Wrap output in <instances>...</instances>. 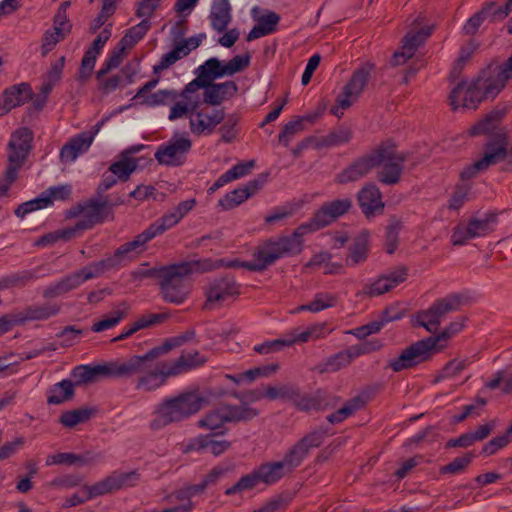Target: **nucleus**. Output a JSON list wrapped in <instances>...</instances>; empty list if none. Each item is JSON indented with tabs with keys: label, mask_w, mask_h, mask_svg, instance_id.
Segmentation results:
<instances>
[{
	"label": "nucleus",
	"mask_w": 512,
	"mask_h": 512,
	"mask_svg": "<svg viewBox=\"0 0 512 512\" xmlns=\"http://www.w3.org/2000/svg\"><path fill=\"white\" fill-rule=\"evenodd\" d=\"M162 355L155 348L143 355H133L126 359H118V376L120 379H134V387L140 392H153L161 388L170 374L167 361L154 362Z\"/></svg>",
	"instance_id": "nucleus-1"
},
{
	"label": "nucleus",
	"mask_w": 512,
	"mask_h": 512,
	"mask_svg": "<svg viewBox=\"0 0 512 512\" xmlns=\"http://www.w3.org/2000/svg\"><path fill=\"white\" fill-rule=\"evenodd\" d=\"M221 266H224L223 260L214 262L210 259L185 261L162 266L159 286L163 299L175 305L184 303L192 288L189 276L193 273L212 271Z\"/></svg>",
	"instance_id": "nucleus-2"
},
{
	"label": "nucleus",
	"mask_w": 512,
	"mask_h": 512,
	"mask_svg": "<svg viewBox=\"0 0 512 512\" xmlns=\"http://www.w3.org/2000/svg\"><path fill=\"white\" fill-rule=\"evenodd\" d=\"M307 234V227L300 225L287 236L267 239L254 250L250 261H232L224 264L227 267H243L253 272H262L278 260L298 255L303 250V236Z\"/></svg>",
	"instance_id": "nucleus-3"
},
{
	"label": "nucleus",
	"mask_w": 512,
	"mask_h": 512,
	"mask_svg": "<svg viewBox=\"0 0 512 512\" xmlns=\"http://www.w3.org/2000/svg\"><path fill=\"white\" fill-rule=\"evenodd\" d=\"M208 404V398L199 390H189L175 397L164 399L154 411V418L150 422L153 430L181 422L198 413Z\"/></svg>",
	"instance_id": "nucleus-4"
},
{
	"label": "nucleus",
	"mask_w": 512,
	"mask_h": 512,
	"mask_svg": "<svg viewBox=\"0 0 512 512\" xmlns=\"http://www.w3.org/2000/svg\"><path fill=\"white\" fill-rule=\"evenodd\" d=\"M465 321V318H459L451 322L437 336L428 337L412 344L403 350L397 358L389 361L388 367L391 368L394 372H400L428 360L431 355L439 352L445 346L444 344L440 343L446 342L449 338L459 333L463 329L465 326Z\"/></svg>",
	"instance_id": "nucleus-5"
},
{
	"label": "nucleus",
	"mask_w": 512,
	"mask_h": 512,
	"mask_svg": "<svg viewBox=\"0 0 512 512\" xmlns=\"http://www.w3.org/2000/svg\"><path fill=\"white\" fill-rule=\"evenodd\" d=\"M496 123V116L491 114L469 129V134L472 136H491L484 146L483 156L479 159L485 171L490 166L506 161L507 159V135L502 128L497 127Z\"/></svg>",
	"instance_id": "nucleus-6"
},
{
	"label": "nucleus",
	"mask_w": 512,
	"mask_h": 512,
	"mask_svg": "<svg viewBox=\"0 0 512 512\" xmlns=\"http://www.w3.org/2000/svg\"><path fill=\"white\" fill-rule=\"evenodd\" d=\"M157 236L159 235L150 224L143 232L135 236L132 241L119 246L112 256L91 263L94 271L99 277L112 268L131 262L141 255L146 250V244Z\"/></svg>",
	"instance_id": "nucleus-7"
},
{
	"label": "nucleus",
	"mask_w": 512,
	"mask_h": 512,
	"mask_svg": "<svg viewBox=\"0 0 512 512\" xmlns=\"http://www.w3.org/2000/svg\"><path fill=\"white\" fill-rule=\"evenodd\" d=\"M259 411L244 405H222L201 417L197 425L199 428L217 430L228 422L249 421L258 416Z\"/></svg>",
	"instance_id": "nucleus-8"
},
{
	"label": "nucleus",
	"mask_w": 512,
	"mask_h": 512,
	"mask_svg": "<svg viewBox=\"0 0 512 512\" xmlns=\"http://www.w3.org/2000/svg\"><path fill=\"white\" fill-rule=\"evenodd\" d=\"M250 64V56L236 55L228 62H222L217 58H209L197 69V80L201 85H207L216 79L224 76H232L243 71Z\"/></svg>",
	"instance_id": "nucleus-9"
},
{
	"label": "nucleus",
	"mask_w": 512,
	"mask_h": 512,
	"mask_svg": "<svg viewBox=\"0 0 512 512\" xmlns=\"http://www.w3.org/2000/svg\"><path fill=\"white\" fill-rule=\"evenodd\" d=\"M373 158H377L378 180L385 185L397 184L403 172L405 156L398 153L392 144H381L373 151Z\"/></svg>",
	"instance_id": "nucleus-10"
},
{
	"label": "nucleus",
	"mask_w": 512,
	"mask_h": 512,
	"mask_svg": "<svg viewBox=\"0 0 512 512\" xmlns=\"http://www.w3.org/2000/svg\"><path fill=\"white\" fill-rule=\"evenodd\" d=\"M462 304L463 296L461 294H449L437 299L428 309L419 312L416 316V322L427 331L434 333L438 330L441 320L448 313L459 310Z\"/></svg>",
	"instance_id": "nucleus-11"
},
{
	"label": "nucleus",
	"mask_w": 512,
	"mask_h": 512,
	"mask_svg": "<svg viewBox=\"0 0 512 512\" xmlns=\"http://www.w3.org/2000/svg\"><path fill=\"white\" fill-rule=\"evenodd\" d=\"M373 65L366 63L352 74L349 82L336 99V105L331 108V113L340 118L344 110L348 109L360 96L370 79Z\"/></svg>",
	"instance_id": "nucleus-12"
},
{
	"label": "nucleus",
	"mask_w": 512,
	"mask_h": 512,
	"mask_svg": "<svg viewBox=\"0 0 512 512\" xmlns=\"http://www.w3.org/2000/svg\"><path fill=\"white\" fill-rule=\"evenodd\" d=\"M481 73L478 77L470 82L462 81L451 91L449 99L453 110L477 108L478 104L484 98H491L483 88Z\"/></svg>",
	"instance_id": "nucleus-13"
},
{
	"label": "nucleus",
	"mask_w": 512,
	"mask_h": 512,
	"mask_svg": "<svg viewBox=\"0 0 512 512\" xmlns=\"http://www.w3.org/2000/svg\"><path fill=\"white\" fill-rule=\"evenodd\" d=\"M192 142L186 134H176L170 140L160 145L155 152V159L165 166H181L186 161L187 153Z\"/></svg>",
	"instance_id": "nucleus-14"
},
{
	"label": "nucleus",
	"mask_w": 512,
	"mask_h": 512,
	"mask_svg": "<svg viewBox=\"0 0 512 512\" xmlns=\"http://www.w3.org/2000/svg\"><path fill=\"white\" fill-rule=\"evenodd\" d=\"M139 480L140 474L136 470L129 472L114 471L96 484L84 486L83 490L87 493V499H93L120 489L133 487Z\"/></svg>",
	"instance_id": "nucleus-15"
},
{
	"label": "nucleus",
	"mask_w": 512,
	"mask_h": 512,
	"mask_svg": "<svg viewBox=\"0 0 512 512\" xmlns=\"http://www.w3.org/2000/svg\"><path fill=\"white\" fill-rule=\"evenodd\" d=\"M324 438L325 431L315 429L293 444L282 459L290 472L299 467L313 449L320 447Z\"/></svg>",
	"instance_id": "nucleus-16"
},
{
	"label": "nucleus",
	"mask_w": 512,
	"mask_h": 512,
	"mask_svg": "<svg viewBox=\"0 0 512 512\" xmlns=\"http://www.w3.org/2000/svg\"><path fill=\"white\" fill-rule=\"evenodd\" d=\"M240 294V285L232 276H225L213 280L206 288V309H215L226 302L234 300Z\"/></svg>",
	"instance_id": "nucleus-17"
},
{
	"label": "nucleus",
	"mask_w": 512,
	"mask_h": 512,
	"mask_svg": "<svg viewBox=\"0 0 512 512\" xmlns=\"http://www.w3.org/2000/svg\"><path fill=\"white\" fill-rule=\"evenodd\" d=\"M33 134L28 128L13 132L7 144V167L19 171L32 148Z\"/></svg>",
	"instance_id": "nucleus-18"
},
{
	"label": "nucleus",
	"mask_w": 512,
	"mask_h": 512,
	"mask_svg": "<svg viewBox=\"0 0 512 512\" xmlns=\"http://www.w3.org/2000/svg\"><path fill=\"white\" fill-rule=\"evenodd\" d=\"M97 277L98 275L94 271L92 264H89L45 287L42 291V296L45 299L60 297L78 288L82 283Z\"/></svg>",
	"instance_id": "nucleus-19"
},
{
	"label": "nucleus",
	"mask_w": 512,
	"mask_h": 512,
	"mask_svg": "<svg viewBox=\"0 0 512 512\" xmlns=\"http://www.w3.org/2000/svg\"><path fill=\"white\" fill-rule=\"evenodd\" d=\"M351 207L352 200L348 197L326 202L315 213L314 217L302 226L307 227V234L317 231L347 213Z\"/></svg>",
	"instance_id": "nucleus-20"
},
{
	"label": "nucleus",
	"mask_w": 512,
	"mask_h": 512,
	"mask_svg": "<svg viewBox=\"0 0 512 512\" xmlns=\"http://www.w3.org/2000/svg\"><path fill=\"white\" fill-rule=\"evenodd\" d=\"M486 93L494 98L506 83H512V55L501 65H489L481 71V80Z\"/></svg>",
	"instance_id": "nucleus-21"
},
{
	"label": "nucleus",
	"mask_w": 512,
	"mask_h": 512,
	"mask_svg": "<svg viewBox=\"0 0 512 512\" xmlns=\"http://www.w3.org/2000/svg\"><path fill=\"white\" fill-rule=\"evenodd\" d=\"M415 24V28L405 35L401 48L394 53L391 59L392 65L398 66L405 64L414 56L418 47L421 46L431 34L432 27H419L421 24L419 19L416 20Z\"/></svg>",
	"instance_id": "nucleus-22"
},
{
	"label": "nucleus",
	"mask_w": 512,
	"mask_h": 512,
	"mask_svg": "<svg viewBox=\"0 0 512 512\" xmlns=\"http://www.w3.org/2000/svg\"><path fill=\"white\" fill-rule=\"evenodd\" d=\"M78 209L81 218L72 227L75 229V234L92 228L94 224L101 223L112 215L111 207L106 201H90L85 205H80Z\"/></svg>",
	"instance_id": "nucleus-23"
},
{
	"label": "nucleus",
	"mask_w": 512,
	"mask_h": 512,
	"mask_svg": "<svg viewBox=\"0 0 512 512\" xmlns=\"http://www.w3.org/2000/svg\"><path fill=\"white\" fill-rule=\"evenodd\" d=\"M76 385L93 383L100 377L117 378L118 359L98 365H79L71 373Z\"/></svg>",
	"instance_id": "nucleus-24"
},
{
	"label": "nucleus",
	"mask_w": 512,
	"mask_h": 512,
	"mask_svg": "<svg viewBox=\"0 0 512 512\" xmlns=\"http://www.w3.org/2000/svg\"><path fill=\"white\" fill-rule=\"evenodd\" d=\"M202 85L197 80L189 82L181 92V100L177 101L171 108L169 113V120L173 121L188 113H194L200 109L201 99L198 91Z\"/></svg>",
	"instance_id": "nucleus-25"
},
{
	"label": "nucleus",
	"mask_w": 512,
	"mask_h": 512,
	"mask_svg": "<svg viewBox=\"0 0 512 512\" xmlns=\"http://www.w3.org/2000/svg\"><path fill=\"white\" fill-rule=\"evenodd\" d=\"M225 119L223 109H213L208 111L206 108H200L190 114L189 127L195 135H210L215 128Z\"/></svg>",
	"instance_id": "nucleus-26"
},
{
	"label": "nucleus",
	"mask_w": 512,
	"mask_h": 512,
	"mask_svg": "<svg viewBox=\"0 0 512 512\" xmlns=\"http://www.w3.org/2000/svg\"><path fill=\"white\" fill-rule=\"evenodd\" d=\"M195 198L187 199L178 203L172 210L163 214L160 218L151 223L158 235L175 227L180 221L196 206Z\"/></svg>",
	"instance_id": "nucleus-27"
},
{
	"label": "nucleus",
	"mask_w": 512,
	"mask_h": 512,
	"mask_svg": "<svg viewBox=\"0 0 512 512\" xmlns=\"http://www.w3.org/2000/svg\"><path fill=\"white\" fill-rule=\"evenodd\" d=\"M217 435L216 433H209L192 438L186 446V451L210 453L215 457L222 455L231 447V442L225 439H217Z\"/></svg>",
	"instance_id": "nucleus-28"
},
{
	"label": "nucleus",
	"mask_w": 512,
	"mask_h": 512,
	"mask_svg": "<svg viewBox=\"0 0 512 512\" xmlns=\"http://www.w3.org/2000/svg\"><path fill=\"white\" fill-rule=\"evenodd\" d=\"M111 37V29L105 27L94 39L90 48H88L82 58L79 69V80L85 82L91 76L95 67L96 59L106 42Z\"/></svg>",
	"instance_id": "nucleus-29"
},
{
	"label": "nucleus",
	"mask_w": 512,
	"mask_h": 512,
	"mask_svg": "<svg viewBox=\"0 0 512 512\" xmlns=\"http://www.w3.org/2000/svg\"><path fill=\"white\" fill-rule=\"evenodd\" d=\"M377 158H373V152L359 158L350 166L341 171L335 178V181L340 184H347L349 182L357 181L377 168Z\"/></svg>",
	"instance_id": "nucleus-30"
},
{
	"label": "nucleus",
	"mask_w": 512,
	"mask_h": 512,
	"mask_svg": "<svg viewBox=\"0 0 512 512\" xmlns=\"http://www.w3.org/2000/svg\"><path fill=\"white\" fill-rule=\"evenodd\" d=\"M407 277V270L405 267H398L393 271L380 276L372 284L364 288V293L370 297L379 296L404 282Z\"/></svg>",
	"instance_id": "nucleus-31"
},
{
	"label": "nucleus",
	"mask_w": 512,
	"mask_h": 512,
	"mask_svg": "<svg viewBox=\"0 0 512 512\" xmlns=\"http://www.w3.org/2000/svg\"><path fill=\"white\" fill-rule=\"evenodd\" d=\"M204 89L203 101L209 105H220L222 102L234 97L238 91V86L234 81H226L223 83L208 82L202 85Z\"/></svg>",
	"instance_id": "nucleus-32"
},
{
	"label": "nucleus",
	"mask_w": 512,
	"mask_h": 512,
	"mask_svg": "<svg viewBox=\"0 0 512 512\" xmlns=\"http://www.w3.org/2000/svg\"><path fill=\"white\" fill-rule=\"evenodd\" d=\"M93 143V136L89 133H79L72 137L60 150L62 163H73L80 155L88 151Z\"/></svg>",
	"instance_id": "nucleus-33"
},
{
	"label": "nucleus",
	"mask_w": 512,
	"mask_h": 512,
	"mask_svg": "<svg viewBox=\"0 0 512 512\" xmlns=\"http://www.w3.org/2000/svg\"><path fill=\"white\" fill-rule=\"evenodd\" d=\"M167 362L170 374L175 377L203 366L207 362V358L197 350H190L183 352L178 358Z\"/></svg>",
	"instance_id": "nucleus-34"
},
{
	"label": "nucleus",
	"mask_w": 512,
	"mask_h": 512,
	"mask_svg": "<svg viewBox=\"0 0 512 512\" xmlns=\"http://www.w3.org/2000/svg\"><path fill=\"white\" fill-rule=\"evenodd\" d=\"M358 202L367 217L374 216L376 211L384 208L381 192L375 184H367L359 191Z\"/></svg>",
	"instance_id": "nucleus-35"
},
{
	"label": "nucleus",
	"mask_w": 512,
	"mask_h": 512,
	"mask_svg": "<svg viewBox=\"0 0 512 512\" xmlns=\"http://www.w3.org/2000/svg\"><path fill=\"white\" fill-rule=\"evenodd\" d=\"M140 149L141 146H138L123 151L120 158L110 165L109 172L114 174L118 180L127 181L130 175L137 169L139 162L131 154L138 152Z\"/></svg>",
	"instance_id": "nucleus-36"
},
{
	"label": "nucleus",
	"mask_w": 512,
	"mask_h": 512,
	"mask_svg": "<svg viewBox=\"0 0 512 512\" xmlns=\"http://www.w3.org/2000/svg\"><path fill=\"white\" fill-rule=\"evenodd\" d=\"M60 312V306L57 304L31 305L15 316V323H25L27 321L47 320Z\"/></svg>",
	"instance_id": "nucleus-37"
},
{
	"label": "nucleus",
	"mask_w": 512,
	"mask_h": 512,
	"mask_svg": "<svg viewBox=\"0 0 512 512\" xmlns=\"http://www.w3.org/2000/svg\"><path fill=\"white\" fill-rule=\"evenodd\" d=\"M2 98L6 107L11 111L13 108L24 105L27 101L34 99L30 84L19 83L4 90Z\"/></svg>",
	"instance_id": "nucleus-38"
},
{
	"label": "nucleus",
	"mask_w": 512,
	"mask_h": 512,
	"mask_svg": "<svg viewBox=\"0 0 512 512\" xmlns=\"http://www.w3.org/2000/svg\"><path fill=\"white\" fill-rule=\"evenodd\" d=\"M211 27L217 32L226 30L231 22V5L228 0H213L209 15Z\"/></svg>",
	"instance_id": "nucleus-39"
},
{
	"label": "nucleus",
	"mask_w": 512,
	"mask_h": 512,
	"mask_svg": "<svg viewBox=\"0 0 512 512\" xmlns=\"http://www.w3.org/2000/svg\"><path fill=\"white\" fill-rule=\"evenodd\" d=\"M370 233L367 230L361 231L355 238L346 257V266L354 267L366 261L369 251Z\"/></svg>",
	"instance_id": "nucleus-40"
},
{
	"label": "nucleus",
	"mask_w": 512,
	"mask_h": 512,
	"mask_svg": "<svg viewBox=\"0 0 512 512\" xmlns=\"http://www.w3.org/2000/svg\"><path fill=\"white\" fill-rule=\"evenodd\" d=\"M261 483L266 485H273L279 482L284 476L291 473L284 462L275 461V462H267L261 464L259 467L255 468Z\"/></svg>",
	"instance_id": "nucleus-41"
},
{
	"label": "nucleus",
	"mask_w": 512,
	"mask_h": 512,
	"mask_svg": "<svg viewBox=\"0 0 512 512\" xmlns=\"http://www.w3.org/2000/svg\"><path fill=\"white\" fill-rule=\"evenodd\" d=\"M280 21V16L275 12H268L261 16L257 24L250 30L247 35V40L252 41L266 35L272 34L276 31L277 25Z\"/></svg>",
	"instance_id": "nucleus-42"
},
{
	"label": "nucleus",
	"mask_w": 512,
	"mask_h": 512,
	"mask_svg": "<svg viewBox=\"0 0 512 512\" xmlns=\"http://www.w3.org/2000/svg\"><path fill=\"white\" fill-rule=\"evenodd\" d=\"M368 401V397L365 394H359L350 400H348L340 409L330 414L327 420L332 423H340L346 418L353 415L356 411L362 409Z\"/></svg>",
	"instance_id": "nucleus-43"
},
{
	"label": "nucleus",
	"mask_w": 512,
	"mask_h": 512,
	"mask_svg": "<svg viewBox=\"0 0 512 512\" xmlns=\"http://www.w3.org/2000/svg\"><path fill=\"white\" fill-rule=\"evenodd\" d=\"M325 335H326V327L324 324L313 325L303 331H299V329H294L286 337V346H291L295 343H305L310 340H315V339L325 337Z\"/></svg>",
	"instance_id": "nucleus-44"
},
{
	"label": "nucleus",
	"mask_w": 512,
	"mask_h": 512,
	"mask_svg": "<svg viewBox=\"0 0 512 512\" xmlns=\"http://www.w3.org/2000/svg\"><path fill=\"white\" fill-rule=\"evenodd\" d=\"M337 295L328 292H319L305 305L298 306L294 312L309 311L318 313L322 310L334 307L337 303Z\"/></svg>",
	"instance_id": "nucleus-45"
},
{
	"label": "nucleus",
	"mask_w": 512,
	"mask_h": 512,
	"mask_svg": "<svg viewBox=\"0 0 512 512\" xmlns=\"http://www.w3.org/2000/svg\"><path fill=\"white\" fill-rule=\"evenodd\" d=\"M165 318L162 314H149L144 315L131 324L129 327L123 329V331L115 338L112 339V342H117L124 340L130 336H132L137 331L148 328L154 324L160 323Z\"/></svg>",
	"instance_id": "nucleus-46"
},
{
	"label": "nucleus",
	"mask_w": 512,
	"mask_h": 512,
	"mask_svg": "<svg viewBox=\"0 0 512 512\" xmlns=\"http://www.w3.org/2000/svg\"><path fill=\"white\" fill-rule=\"evenodd\" d=\"M150 28L151 22L149 20H142L137 25L129 28L119 41L122 49H132L147 34Z\"/></svg>",
	"instance_id": "nucleus-47"
},
{
	"label": "nucleus",
	"mask_w": 512,
	"mask_h": 512,
	"mask_svg": "<svg viewBox=\"0 0 512 512\" xmlns=\"http://www.w3.org/2000/svg\"><path fill=\"white\" fill-rule=\"evenodd\" d=\"M74 395V384L71 380L65 379L56 383L49 392L48 403L53 405L62 404Z\"/></svg>",
	"instance_id": "nucleus-48"
},
{
	"label": "nucleus",
	"mask_w": 512,
	"mask_h": 512,
	"mask_svg": "<svg viewBox=\"0 0 512 512\" xmlns=\"http://www.w3.org/2000/svg\"><path fill=\"white\" fill-rule=\"evenodd\" d=\"M358 358L353 346L336 353L328 358L325 363V370L329 372H336L352 363L354 359Z\"/></svg>",
	"instance_id": "nucleus-49"
},
{
	"label": "nucleus",
	"mask_w": 512,
	"mask_h": 512,
	"mask_svg": "<svg viewBox=\"0 0 512 512\" xmlns=\"http://www.w3.org/2000/svg\"><path fill=\"white\" fill-rule=\"evenodd\" d=\"M494 8V2L488 3L480 11L471 16L463 26L464 33L466 35L475 34L478 31L479 27L482 25L483 21L488 16H491L494 19H496L497 17H495L493 14Z\"/></svg>",
	"instance_id": "nucleus-50"
},
{
	"label": "nucleus",
	"mask_w": 512,
	"mask_h": 512,
	"mask_svg": "<svg viewBox=\"0 0 512 512\" xmlns=\"http://www.w3.org/2000/svg\"><path fill=\"white\" fill-rule=\"evenodd\" d=\"M189 54V49L184 45H178V43L174 46V48L162 55L160 61L154 65L153 72L159 73L163 70H166L171 65L176 63L178 60Z\"/></svg>",
	"instance_id": "nucleus-51"
},
{
	"label": "nucleus",
	"mask_w": 512,
	"mask_h": 512,
	"mask_svg": "<svg viewBox=\"0 0 512 512\" xmlns=\"http://www.w3.org/2000/svg\"><path fill=\"white\" fill-rule=\"evenodd\" d=\"M92 414L93 410L88 408L70 410L61 414L59 422L67 428H73L78 424L87 422Z\"/></svg>",
	"instance_id": "nucleus-52"
},
{
	"label": "nucleus",
	"mask_w": 512,
	"mask_h": 512,
	"mask_svg": "<svg viewBox=\"0 0 512 512\" xmlns=\"http://www.w3.org/2000/svg\"><path fill=\"white\" fill-rule=\"evenodd\" d=\"M162 266L158 268H149L148 263H142L139 267L132 270L129 274L130 279L129 281L139 286L141 283H143L145 280L148 279H160V274L162 273Z\"/></svg>",
	"instance_id": "nucleus-53"
},
{
	"label": "nucleus",
	"mask_w": 512,
	"mask_h": 512,
	"mask_svg": "<svg viewBox=\"0 0 512 512\" xmlns=\"http://www.w3.org/2000/svg\"><path fill=\"white\" fill-rule=\"evenodd\" d=\"M352 138V132L349 128L341 127L323 136L319 140L321 147H334L348 143Z\"/></svg>",
	"instance_id": "nucleus-54"
},
{
	"label": "nucleus",
	"mask_w": 512,
	"mask_h": 512,
	"mask_svg": "<svg viewBox=\"0 0 512 512\" xmlns=\"http://www.w3.org/2000/svg\"><path fill=\"white\" fill-rule=\"evenodd\" d=\"M475 455L472 452H467L461 457H456L449 464L440 468V474L459 475L466 471L471 464Z\"/></svg>",
	"instance_id": "nucleus-55"
},
{
	"label": "nucleus",
	"mask_w": 512,
	"mask_h": 512,
	"mask_svg": "<svg viewBox=\"0 0 512 512\" xmlns=\"http://www.w3.org/2000/svg\"><path fill=\"white\" fill-rule=\"evenodd\" d=\"M249 198V193L242 187L234 189L227 193L223 198L218 201V207L223 211L231 210Z\"/></svg>",
	"instance_id": "nucleus-56"
},
{
	"label": "nucleus",
	"mask_w": 512,
	"mask_h": 512,
	"mask_svg": "<svg viewBox=\"0 0 512 512\" xmlns=\"http://www.w3.org/2000/svg\"><path fill=\"white\" fill-rule=\"evenodd\" d=\"M261 481L259 479L258 473L256 469H254L251 473L241 477L233 486L226 489V495H233L237 493H242L247 490H251L255 488Z\"/></svg>",
	"instance_id": "nucleus-57"
},
{
	"label": "nucleus",
	"mask_w": 512,
	"mask_h": 512,
	"mask_svg": "<svg viewBox=\"0 0 512 512\" xmlns=\"http://www.w3.org/2000/svg\"><path fill=\"white\" fill-rule=\"evenodd\" d=\"M496 218L493 215H487L484 218H472L468 224L474 238L483 237L493 231Z\"/></svg>",
	"instance_id": "nucleus-58"
},
{
	"label": "nucleus",
	"mask_w": 512,
	"mask_h": 512,
	"mask_svg": "<svg viewBox=\"0 0 512 512\" xmlns=\"http://www.w3.org/2000/svg\"><path fill=\"white\" fill-rule=\"evenodd\" d=\"M87 463V460H85L82 456L74 454V453H56L49 455L46 458V465L52 466V465H74V464H80L85 465Z\"/></svg>",
	"instance_id": "nucleus-59"
},
{
	"label": "nucleus",
	"mask_w": 512,
	"mask_h": 512,
	"mask_svg": "<svg viewBox=\"0 0 512 512\" xmlns=\"http://www.w3.org/2000/svg\"><path fill=\"white\" fill-rule=\"evenodd\" d=\"M303 120L299 117L285 124L278 136L279 142L287 147L294 136L304 130Z\"/></svg>",
	"instance_id": "nucleus-60"
},
{
	"label": "nucleus",
	"mask_w": 512,
	"mask_h": 512,
	"mask_svg": "<svg viewBox=\"0 0 512 512\" xmlns=\"http://www.w3.org/2000/svg\"><path fill=\"white\" fill-rule=\"evenodd\" d=\"M52 204L50 197H45L44 195L38 198H35L33 200L27 201L21 205L18 206V208L15 210L16 216L23 218L27 214L46 208Z\"/></svg>",
	"instance_id": "nucleus-61"
},
{
	"label": "nucleus",
	"mask_w": 512,
	"mask_h": 512,
	"mask_svg": "<svg viewBox=\"0 0 512 512\" xmlns=\"http://www.w3.org/2000/svg\"><path fill=\"white\" fill-rule=\"evenodd\" d=\"M126 52L127 49H122L121 44L118 43L117 48L112 52V54L103 64L102 68L97 72V79L101 80V78L111 69L117 68L122 62Z\"/></svg>",
	"instance_id": "nucleus-62"
},
{
	"label": "nucleus",
	"mask_w": 512,
	"mask_h": 512,
	"mask_svg": "<svg viewBox=\"0 0 512 512\" xmlns=\"http://www.w3.org/2000/svg\"><path fill=\"white\" fill-rule=\"evenodd\" d=\"M297 395V391L288 385L267 386L265 388V396L270 400H290Z\"/></svg>",
	"instance_id": "nucleus-63"
},
{
	"label": "nucleus",
	"mask_w": 512,
	"mask_h": 512,
	"mask_svg": "<svg viewBox=\"0 0 512 512\" xmlns=\"http://www.w3.org/2000/svg\"><path fill=\"white\" fill-rule=\"evenodd\" d=\"M176 98L177 93L174 90L163 89L148 95L142 100V103L148 106H158L174 101Z\"/></svg>",
	"instance_id": "nucleus-64"
}]
</instances>
